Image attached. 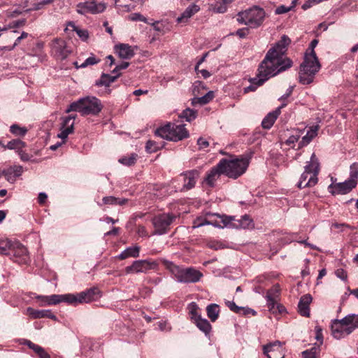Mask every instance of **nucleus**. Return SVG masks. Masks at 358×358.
I'll return each instance as SVG.
<instances>
[{
    "mask_svg": "<svg viewBox=\"0 0 358 358\" xmlns=\"http://www.w3.org/2000/svg\"><path fill=\"white\" fill-rule=\"evenodd\" d=\"M291 40L283 35L275 45L269 49L259 64L257 76L250 80V85L243 89L244 93L255 92L270 78L286 71L292 66V61L285 56Z\"/></svg>",
    "mask_w": 358,
    "mask_h": 358,
    "instance_id": "f257e3e1",
    "label": "nucleus"
},
{
    "mask_svg": "<svg viewBox=\"0 0 358 358\" xmlns=\"http://www.w3.org/2000/svg\"><path fill=\"white\" fill-rule=\"evenodd\" d=\"M318 41L313 39L306 50L303 62L300 65L299 81L302 85H309L313 83L315 76L320 71L321 65L314 50Z\"/></svg>",
    "mask_w": 358,
    "mask_h": 358,
    "instance_id": "f03ea898",
    "label": "nucleus"
},
{
    "mask_svg": "<svg viewBox=\"0 0 358 358\" xmlns=\"http://www.w3.org/2000/svg\"><path fill=\"white\" fill-rule=\"evenodd\" d=\"M161 262L178 282L195 283L199 282L203 277V273L193 267L185 268L180 266L164 259H162Z\"/></svg>",
    "mask_w": 358,
    "mask_h": 358,
    "instance_id": "7ed1b4c3",
    "label": "nucleus"
},
{
    "mask_svg": "<svg viewBox=\"0 0 358 358\" xmlns=\"http://www.w3.org/2000/svg\"><path fill=\"white\" fill-rule=\"evenodd\" d=\"M103 105L98 98L89 96L71 103L66 112L78 111L82 115H96L101 111Z\"/></svg>",
    "mask_w": 358,
    "mask_h": 358,
    "instance_id": "20e7f679",
    "label": "nucleus"
},
{
    "mask_svg": "<svg viewBox=\"0 0 358 358\" xmlns=\"http://www.w3.org/2000/svg\"><path fill=\"white\" fill-rule=\"evenodd\" d=\"M250 159V155L240 156L231 159H222L219 162L222 163V168L224 175L229 178L236 179L246 171Z\"/></svg>",
    "mask_w": 358,
    "mask_h": 358,
    "instance_id": "39448f33",
    "label": "nucleus"
},
{
    "mask_svg": "<svg viewBox=\"0 0 358 358\" xmlns=\"http://www.w3.org/2000/svg\"><path fill=\"white\" fill-rule=\"evenodd\" d=\"M319 172L320 163L315 153H313L310 162L304 167V171L296 185L297 187L302 189L315 186L318 182Z\"/></svg>",
    "mask_w": 358,
    "mask_h": 358,
    "instance_id": "423d86ee",
    "label": "nucleus"
},
{
    "mask_svg": "<svg viewBox=\"0 0 358 358\" xmlns=\"http://www.w3.org/2000/svg\"><path fill=\"white\" fill-rule=\"evenodd\" d=\"M265 18V11L259 6H253L245 10L239 12L237 15V21L240 24L255 29L262 25Z\"/></svg>",
    "mask_w": 358,
    "mask_h": 358,
    "instance_id": "0eeeda50",
    "label": "nucleus"
},
{
    "mask_svg": "<svg viewBox=\"0 0 358 358\" xmlns=\"http://www.w3.org/2000/svg\"><path fill=\"white\" fill-rule=\"evenodd\" d=\"M155 134L162 138L175 142L187 138L189 135L184 124H176L171 122L158 128Z\"/></svg>",
    "mask_w": 358,
    "mask_h": 358,
    "instance_id": "6e6552de",
    "label": "nucleus"
},
{
    "mask_svg": "<svg viewBox=\"0 0 358 358\" xmlns=\"http://www.w3.org/2000/svg\"><path fill=\"white\" fill-rule=\"evenodd\" d=\"M176 216L172 213H162L155 216L152 220L155 231L153 234L163 235L168 232Z\"/></svg>",
    "mask_w": 358,
    "mask_h": 358,
    "instance_id": "1a4fd4ad",
    "label": "nucleus"
},
{
    "mask_svg": "<svg viewBox=\"0 0 358 358\" xmlns=\"http://www.w3.org/2000/svg\"><path fill=\"white\" fill-rule=\"evenodd\" d=\"M199 176L200 171L196 169L189 170L180 173L178 178V182H181L182 185L177 187L178 189L180 192L192 189L195 187Z\"/></svg>",
    "mask_w": 358,
    "mask_h": 358,
    "instance_id": "9d476101",
    "label": "nucleus"
},
{
    "mask_svg": "<svg viewBox=\"0 0 358 358\" xmlns=\"http://www.w3.org/2000/svg\"><path fill=\"white\" fill-rule=\"evenodd\" d=\"M159 263L152 259H141L134 261L131 266L125 268L127 274H134L138 273H147L150 270H157Z\"/></svg>",
    "mask_w": 358,
    "mask_h": 358,
    "instance_id": "9b49d317",
    "label": "nucleus"
},
{
    "mask_svg": "<svg viewBox=\"0 0 358 358\" xmlns=\"http://www.w3.org/2000/svg\"><path fill=\"white\" fill-rule=\"evenodd\" d=\"M223 227L232 228L248 229L253 227V222L250 217L244 215L241 218L237 219L234 216L222 215L220 217Z\"/></svg>",
    "mask_w": 358,
    "mask_h": 358,
    "instance_id": "f8f14e48",
    "label": "nucleus"
},
{
    "mask_svg": "<svg viewBox=\"0 0 358 358\" xmlns=\"http://www.w3.org/2000/svg\"><path fill=\"white\" fill-rule=\"evenodd\" d=\"M10 258L20 264H27L30 258L27 249L19 241H12Z\"/></svg>",
    "mask_w": 358,
    "mask_h": 358,
    "instance_id": "ddd939ff",
    "label": "nucleus"
},
{
    "mask_svg": "<svg viewBox=\"0 0 358 358\" xmlns=\"http://www.w3.org/2000/svg\"><path fill=\"white\" fill-rule=\"evenodd\" d=\"M356 186L354 182L347 179L342 182L331 183L328 187V191L332 195H344L350 192Z\"/></svg>",
    "mask_w": 358,
    "mask_h": 358,
    "instance_id": "4468645a",
    "label": "nucleus"
},
{
    "mask_svg": "<svg viewBox=\"0 0 358 358\" xmlns=\"http://www.w3.org/2000/svg\"><path fill=\"white\" fill-rule=\"evenodd\" d=\"M222 163H218L215 166H213L209 170L203 180V183L209 187H214L216 181L220 178L222 174H224V171L222 168Z\"/></svg>",
    "mask_w": 358,
    "mask_h": 358,
    "instance_id": "2eb2a0df",
    "label": "nucleus"
},
{
    "mask_svg": "<svg viewBox=\"0 0 358 358\" xmlns=\"http://www.w3.org/2000/svg\"><path fill=\"white\" fill-rule=\"evenodd\" d=\"M331 334L336 339H341L351 334L350 329L345 323L341 320H334L331 325Z\"/></svg>",
    "mask_w": 358,
    "mask_h": 358,
    "instance_id": "dca6fc26",
    "label": "nucleus"
},
{
    "mask_svg": "<svg viewBox=\"0 0 358 358\" xmlns=\"http://www.w3.org/2000/svg\"><path fill=\"white\" fill-rule=\"evenodd\" d=\"M76 118L75 115H69L62 119L61 126V132L57 134V137L62 139V143H64L65 139L68 137L69 134L73 132V120Z\"/></svg>",
    "mask_w": 358,
    "mask_h": 358,
    "instance_id": "f3484780",
    "label": "nucleus"
},
{
    "mask_svg": "<svg viewBox=\"0 0 358 358\" xmlns=\"http://www.w3.org/2000/svg\"><path fill=\"white\" fill-rule=\"evenodd\" d=\"M52 50L55 57L61 60L66 59L70 53V50L67 48L65 41L60 39H55L54 41Z\"/></svg>",
    "mask_w": 358,
    "mask_h": 358,
    "instance_id": "a211bd4d",
    "label": "nucleus"
},
{
    "mask_svg": "<svg viewBox=\"0 0 358 358\" xmlns=\"http://www.w3.org/2000/svg\"><path fill=\"white\" fill-rule=\"evenodd\" d=\"M101 296L100 291L97 287H92L78 293V302L80 303H90L96 300Z\"/></svg>",
    "mask_w": 358,
    "mask_h": 358,
    "instance_id": "6ab92c4d",
    "label": "nucleus"
},
{
    "mask_svg": "<svg viewBox=\"0 0 358 358\" xmlns=\"http://www.w3.org/2000/svg\"><path fill=\"white\" fill-rule=\"evenodd\" d=\"M23 172V168L20 165L11 166L1 171V174L5 177L6 180L10 183L15 181L16 177H19Z\"/></svg>",
    "mask_w": 358,
    "mask_h": 358,
    "instance_id": "aec40b11",
    "label": "nucleus"
},
{
    "mask_svg": "<svg viewBox=\"0 0 358 358\" xmlns=\"http://www.w3.org/2000/svg\"><path fill=\"white\" fill-rule=\"evenodd\" d=\"M26 313L32 319L50 318L57 320V317L50 310H36L28 307Z\"/></svg>",
    "mask_w": 358,
    "mask_h": 358,
    "instance_id": "412c9836",
    "label": "nucleus"
},
{
    "mask_svg": "<svg viewBox=\"0 0 358 358\" xmlns=\"http://www.w3.org/2000/svg\"><path fill=\"white\" fill-rule=\"evenodd\" d=\"M115 50L117 55L124 59H129L134 55V50L132 46L127 43H120L115 45Z\"/></svg>",
    "mask_w": 358,
    "mask_h": 358,
    "instance_id": "4be33fe9",
    "label": "nucleus"
},
{
    "mask_svg": "<svg viewBox=\"0 0 358 358\" xmlns=\"http://www.w3.org/2000/svg\"><path fill=\"white\" fill-rule=\"evenodd\" d=\"M313 298L310 294L303 295L298 303V311L301 316L308 317L310 316V304Z\"/></svg>",
    "mask_w": 358,
    "mask_h": 358,
    "instance_id": "5701e85b",
    "label": "nucleus"
},
{
    "mask_svg": "<svg viewBox=\"0 0 358 358\" xmlns=\"http://www.w3.org/2000/svg\"><path fill=\"white\" fill-rule=\"evenodd\" d=\"M287 104L282 103L280 106L278 107L275 110L268 113L262 122V126L264 129H268L274 124L278 115L280 114V110Z\"/></svg>",
    "mask_w": 358,
    "mask_h": 358,
    "instance_id": "b1692460",
    "label": "nucleus"
},
{
    "mask_svg": "<svg viewBox=\"0 0 358 358\" xmlns=\"http://www.w3.org/2000/svg\"><path fill=\"white\" fill-rule=\"evenodd\" d=\"M200 10L198 5L193 3L189 5L180 17L177 18L178 23L186 22L187 20Z\"/></svg>",
    "mask_w": 358,
    "mask_h": 358,
    "instance_id": "393cba45",
    "label": "nucleus"
},
{
    "mask_svg": "<svg viewBox=\"0 0 358 358\" xmlns=\"http://www.w3.org/2000/svg\"><path fill=\"white\" fill-rule=\"evenodd\" d=\"M35 299L41 302L39 304L40 306H52L59 303L58 294H52L50 296L36 295Z\"/></svg>",
    "mask_w": 358,
    "mask_h": 358,
    "instance_id": "a878e982",
    "label": "nucleus"
},
{
    "mask_svg": "<svg viewBox=\"0 0 358 358\" xmlns=\"http://www.w3.org/2000/svg\"><path fill=\"white\" fill-rule=\"evenodd\" d=\"M86 13L96 14L104 11L106 6L104 3H96L94 1H86L85 2Z\"/></svg>",
    "mask_w": 358,
    "mask_h": 358,
    "instance_id": "bb28decb",
    "label": "nucleus"
},
{
    "mask_svg": "<svg viewBox=\"0 0 358 358\" xmlns=\"http://www.w3.org/2000/svg\"><path fill=\"white\" fill-rule=\"evenodd\" d=\"M213 216H218L216 214H207L206 217H197L193 222V227L198 228L203 225H213L215 227H221L219 224L214 223L213 220L209 218ZM221 216H220V217Z\"/></svg>",
    "mask_w": 358,
    "mask_h": 358,
    "instance_id": "cd10ccee",
    "label": "nucleus"
},
{
    "mask_svg": "<svg viewBox=\"0 0 358 358\" xmlns=\"http://www.w3.org/2000/svg\"><path fill=\"white\" fill-rule=\"evenodd\" d=\"M317 130L318 127L317 126L311 127L299 142L298 149L307 145L317 136Z\"/></svg>",
    "mask_w": 358,
    "mask_h": 358,
    "instance_id": "c85d7f7f",
    "label": "nucleus"
},
{
    "mask_svg": "<svg viewBox=\"0 0 358 358\" xmlns=\"http://www.w3.org/2000/svg\"><path fill=\"white\" fill-rule=\"evenodd\" d=\"M139 252L140 247L138 245H134L126 248L118 255L117 257L120 259H125L129 257H138L139 256Z\"/></svg>",
    "mask_w": 358,
    "mask_h": 358,
    "instance_id": "c756f323",
    "label": "nucleus"
},
{
    "mask_svg": "<svg viewBox=\"0 0 358 358\" xmlns=\"http://www.w3.org/2000/svg\"><path fill=\"white\" fill-rule=\"evenodd\" d=\"M25 344L37 355L38 358H50V355L41 346L30 341H27Z\"/></svg>",
    "mask_w": 358,
    "mask_h": 358,
    "instance_id": "7c9ffc66",
    "label": "nucleus"
},
{
    "mask_svg": "<svg viewBox=\"0 0 358 358\" xmlns=\"http://www.w3.org/2000/svg\"><path fill=\"white\" fill-rule=\"evenodd\" d=\"M194 323L196 326L203 331L206 336H208L211 331L212 326L210 322L206 320L201 318H198L196 320L194 321Z\"/></svg>",
    "mask_w": 358,
    "mask_h": 358,
    "instance_id": "2f4dec72",
    "label": "nucleus"
},
{
    "mask_svg": "<svg viewBox=\"0 0 358 358\" xmlns=\"http://www.w3.org/2000/svg\"><path fill=\"white\" fill-rule=\"evenodd\" d=\"M78 294H58L59 303L62 302H65L68 304L76 305L78 303H80L78 302Z\"/></svg>",
    "mask_w": 358,
    "mask_h": 358,
    "instance_id": "473e14b6",
    "label": "nucleus"
},
{
    "mask_svg": "<svg viewBox=\"0 0 358 358\" xmlns=\"http://www.w3.org/2000/svg\"><path fill=\"white\" fill-rule=\"evenodd\" d=\"M345 325L351 329V333L358 328V315L350 314L342 319Z\"/></svg>",
    "mask_w": 358,
    "mask_h": 358,
    "instance_id": "72a5a7b5",
    "label": "nucleus"
},
{
    "mask_svg": "<svg viewBox=\"0 0 358 358\" xmlns=\"http://www.w3.org/2000/svg\"><path fill=\"white\" fill-rule=\"evenodd\" d=\"M120 73H117L115 76H110L109 74L103 73L101 76V78L96 81V85L97 86H105L109 87L110 85L113 83L119 76Z\"/></svg>",
    "mask_w": 358,
    "mask_h": 358,
    "instance_id": "f704fd0d",
    "label": "nucleus"
},
{
    "mask_svg": "<svg viewBox=\"0 0 358 358\" xmlns=\"http://www.w3.org/2000/svg\"><path fill=\"white\" fill-rule=\"evenodd\" d=\"M206 312L208 318L212 322H215L218 318L220 307L215 303H211L206 307Z\"/></svg>",
    "mask_w": 358,
    "mask_h": 358,
    "instance_id": "c9c22d12",
    "label": "nucleus"
},
{
    "mask_svg": "<svg viewBox=\"0 0 358 358\" xmlns=\"http://www.w3.org/2000/svg\"><path fill=\"white\" fill-rule=\"evenodd\" d=\"M214 97L213 92L212 91L208 92L206 94L201 97L194 98L192 101L193 105L200 104L204 105L210 102Z\"/></svg>",
    "mask_w": 358,
    "mask_h": 358,
    "instance_id": "e433bc0d",
    "label": "nucleus"
},
{
    "mask_svg": "<svg viewBox=\"0 0 358 358\" xmlns=\"http://www.w3.org/2000/svg\"><path fill=\"white\" fill-rule=\"evenodd\" d=\"M25 146L26 143L24 141L20 139H13L4 146V149L15 150L17 152L19 150L23 149Z\"/></svg>",
    "mask_w": 358,
    "mask_h": 358,
    "instance_id": "4c0bfd02",
    "label": "nucleus"
},
{
    "mask_svg": "<svg viewBox=\"0 0 358 358\" xmlns=\"http://www.w3.org/2000/svg\"><path fill=\"white\" fill-rule=\"evenodd\" d=\"M55 0H40L36 2H34L31 3V7L30 8V10H39L44 9L47 6L52 4Z\"/></svg>",
    "mask_w": 358,
    "mask_h": 358,
    "instance_id": "58836bf2",
    "label": "nucleus"
},
{
    "mask_svg": "<svg viewBox=\"0 0 358 358\" xmlns=\"http://www.w3.org/2000/svg\"><path fill=\"white\" fill-rule=\"evenodd\" d=\"M280 348V342L276 341L273 343H269L268 345H264L263 351L264 354L268 358V357H272L269 353L273 352L275 350H278Z\"/></svg>",
    "mask_w": 358,
    "mask_h": 358,
    "instance_id": "ea45409f",
    "label": "nucleus"
},
{
    "mask_svg": "<svg viewBox=\"0 0 358 358\" xmlns=\"http://www.w3.org/2000/svg\"><path fill=\"white\" fill-rule=\"evenodd\" d=\"M198 310L199 307L195 302H192L189 304L188 310L191 320L193 322L201 317V315L198 313Z\"/></svg>",
    "mask_w": 358,
    "mask_h": 358,
    "instance_id": "a19ab883",
    "label": "nucleus"
},
{
    "mask_svg": "<svg viewBox=\"0 0 358 358\" xmlns=\"http://www.w3.org/2000/svg\"><path fill=\"white\" fill-rule=\"evenodd\" d=\"M12 241L7 239L6 241H0V254L4 255H10V247Z\"/></svg>",
    "mask_w": 358,
    "mask_h": 358,
    "instance_id": "79ce46f5",
    "label": "nucleus"
},
{
    "mask_svg": "<svg viewBox=\"0 0 358 358\" xmlns=\"http://www.w3.org/2000/svg\"><path fill=\"white\" fill-rule=\"evenodd\" d=\"M10 131L15 136H24L27 133V129L14 124L10 127Z\"/></svg>",
    "mask_w": 358,
    "mask_h": 358,
    "instance_id": "37998d69",
    "label": "nucleus"
},
{
    "mask_svg": "<svg viewBox=\"0 0 358 358\" xmlns=\"http://www.w3.org/2000/svg\"><path fill=\"white\" fill-rule=\"evenodd\" d=\"M358 179V162H355L350 167V177L348 180L357 184Z\"/></svg>",
    "mask_w": 358,
    "mask_h": 358,
    "instance_id": "c03bdc74",
    "label": "nucleus"
},
{
    "mask_svg": "<svg viewBox=\"0 0 358 358\" xmlns=\"http://www.w3.org/2000/svg\"><path fill=\"white\" fill-rule=\"evenodd\" d=\"M179 117L185 119L187 122H191L196 117V112L194 110L187 108L181 113Z\"/></svg>",
    "mask_w": 358,
    "mask_h": 358,
    "instance_id": "a18cd8bd",
    "label": "nucleus"
},
{
    "mask_svg": "<svg viewBox=\"0 0 358 358\" xmlns=\"http://www.w3.org/2000/svg\"><path fill=\"white\" fill-rule=\"evenodd\" d=\"M69 25L73 27V30L76 32L79 38L83 41H86L89 38V33L87 29H80L74 25L73 22H69Z\"/></svg>",
    "mask_w": 358,
    "mask_h": 358,
    "instance_id": "49530a36",
    "label": "nucleus"
},
{
    "mask_svg": "<svg viewBox=\"0 0 358 358\" xmlns=\"http://www.w3.org/2000/svg\"><path fill=\"white\" fill-rule=\"evenodd\" d=\"M301 134L300 131H294V133L285 141V144L292 148H294L295 143L299 140Z\"/></svg>",
    "mask_w": 358,
    "mask_h": 358,
    "instance_id": "de8ad7c7",
    "label": "nucleus"
},
{
    "mask_svg": "<svg viewBox=\"0 0 358 358\" xmlns=\"http://www.w3.org/2000/svg\"><path fill=\"white\" fill-rule=\"evenodd\" d=\"M137 155L135 153L131 154L128 157H124L119 159V162L126 166H131L136 162Z\"/></svg>",
    "mask_w": 358,
    "mask_h": 358,
    "instance_id": "09e8293b",
    "label": "nucleus"
},
{
    "mask_svg": "<svg viewBox=\"0 0 358 358\" xmlns=\"http://www.w3.org/2000/svg\"><path fill=\"white\" fill-rule=\"evenodd\" d=\"M27 36H28V34L27 32L23 31L21 34V35L19 37L17 38V39L15 40L14 44L12 46H3V47H0V50L10 51V50H13L20 43V41L22 39L26 38Z\"/></svg>",
    "mask_w": 358,
    "mask_h": 358,
    "instance_id": "8fccbe9b",
    "label": "nucleus"
},
{
    "mask_svg": "<svg viewBox=\"0 0 358 358\" xmlns=\"http://www.w3.org/2000/svg\"><path fill=\"white\" fill-rule=\"evenodd\" d=\"M99 62V59H97L94 55L87 58L84 62L80 64L81 68H85L90 65H94L97 64Z\"/></svg>",
    "mask_w": 358,
    "mask_h": 358,
    "instance_id": "3c124183",
    "label": "nucleus"
},
{
    "mask_svg": "<svg viewBox=\"0 0 358 358\" xmlns=\"http://www.w3.org/2000/svg\"><path fill=\"white\" fill-rule=\"evenodd\" d=\"M129 19L131 21H141L148 23L147 18L138 13H132L129 16Z\"/></svg>",
    "mask_w": 358,
    "mask_h": 358,
    "instance_id": "603ef678",
    "label": "nucleus"
},
{
    "mask_svg": "<svg viewBox=\"0 0 358 358\" xmlns=\"http://www.w3.org/2000/svg\"><path fill=\"white\" fill-rule=\"evenodd\" d=\"M294 7V6L292 4L290 6H285L281 5L276 8V9L275 10V13L277 15L284 14V13H286L289 12V10H291L292 8Z\"/></svg>",
    "mask_w": 358,
    "mask_h": 358,
    "instance_id": "864d4df0",
    "label": "nucleus"
},
{
    "mask_svg": "<svg viewBox=\"0 0 358 358\" xmlns=\"http://www.w3.org/2000/svg\"><path fill=\"white\" fill-rule=\"evenodd\" d=\"M316 351L317 349L315 348H313L310 350H305L302 352V356L303 358H317Z\"/></svg>",
    "mask_w": 358,
    "mask_h": 358,
    "instance_id": "5fc2aeb1",
    "label": "nucleus"
},
{
    "mask_svg": "<svg viewBox=\"0 0 358 358\" xmlns=\"http://www.w3.org/2000/svg\"><path fill=\"white\" fill-rule=\"evenodd\" d=\"M241 310H240V312L238 313L239 315H248L250 314H251L252 315H257V312L250 308L241 306Z\"/></svg>",
    "mask_w": 358,
    "mask_h": 358,
    "instance_id": "6e6d98bb",
    "label": "nucleus"
},
{
    "mask_svg": "<svg viewBox=\"0 0 358 358\" xmlns=\"http://www.w3.org/2000/svg\"><path fill=\"white\" fill-rule=\"evenodd\" d=\"M227 306L234 313H238L240 312L241 306H238L234 301H227L226 302Z\"/></svg>",
    "mask_w": 358,
    "mask_h": 358,
    "instance_id": "4d7b16f0",
    "label": "nucleus"
},
{
    "mask_svg": "<svg viewBox=\"0 0 358 358\" xmlns=\"http://www.w3.org/2000/svg\"><path fill=\"white\" fill-rule=\"evenodd\" d=\"M335 274L338 278L341 279L342 280H346L348 278V273L343 268H338L335 271Z\"/></svg>",
    "mask_w": 358,
    "mask_h": 358,
    "instance_id": "13d9d810",
    "label": "nucleus"
},
{
    "mask_svg": "<svg viewBox=\"0 0 358 358\" xmlns=\"http://www.w3.org/2000/svg\"><path fill=\"white\" fill-rule=\"evenodd\" d=\"M103 202L105 204L110 205H117V198L115 196H106L103 198Z\"/></svg>",
    "mask_w": 358,
    "mask_h": 358,
    "instance_id": "bf43d9fd",
    "label": "nucleus"
},
{
    "mask_svg": "<svg viewBox=\"0 0 358 358\" xmlns=\"http://www.w3.org/2000/svg\"><path fill=\"white\" fill-rule=\"evenodd\" d=\"M315 338L317 341H320L322 344L323 342V335H322V329L320 326H316L315 327Z\"/></svg>",
    "mask_w": 358,
    "mask_h": 358,
    "instance_id": "052dcab7",
    "label": "nucleus"
},
{
    "mask_svg": "<svg viewBox=\"0 0 358 358\" xmlns=\"http://www.w3.org/2000/svg\"><path fill=\"white\" fill-rule=\"evenodd\" d=\"M146 150L149 152H154L157 151V147L155 145V142L152 141H148L145 145Z\"/></svg>",
    "mask_w": 358,
    "mask_h": 358,
    "instance_id": "680f3d73",
    "label": "nucleus"
},
{
    "mask_svg": "<svg viewBox=\"0 0 358 358\" xmlns=\"http://www.w3.org/2000/svg\"><path fill=\"white\" fill-rule=\"evenodd\" d=\"M248 34H249L248 28H241V29H238L236 31L235 34L236 36H239V38H243L246 37Z\"/></svg>",
    "mask_w": 358,
    "mask_h": 358,
    "instance_id": "e2e57ef3",
    "label": "nucleus"
},
{
    "mask_svg": "<svg viewBox=\"0 0 358 358\" xmlns=\"http://www.w3.org/2000/svg\"><path fill=\"white\" fill-rule=\"evenodd\" d=\"M129 66V63L127 62H122L120 64L116 66V67L113 70V73H117L118 71L126 69Z\"/></svg>",
    "mask_w": 358,
    "mask_h": 358,
    "instance_id": "0e129e2a",
    "label": "nucleus"
},
{
    "mask_svg": "<svg viewBox=\"0 0 358 358\" xmlns=\"http://www.w3.org/2000/svg\"><path fill=\"white\" fill-rule=\"evenodd\" d=\"M197 145L199 149H205L209 146V143L206 139L201 137L197 140Z\"/></svg>",
    "mask_w": 358,
    "mask_h": 358,
    "instance_id": "69168bd1",
    "label": "nucleus"
},
{
    "mask_svg": "<svg viewBox=\"0 0 358 358\" xmlns=\"http://www.w3.org/2000/svg\"><path fill=\"white\" fill-rule=\"evenodd\" d=\"M17 153L20 157V159L23 162H28L31 157L28 153L24 151L22 149H20L17 151Z\"/></svg>",
    "mask_w": 358,
    "mask_h": 358,
    "instance_id": "338daca9",
    "label": "nucleus"
},
{
    "mask_svg": "<svg viewBox=\"0 0 358 358\" xmlns=\"http://www.w3.org/2000/svg\"><path fill=\"white\" fill-rule=\"evenodd\" d=\"M137 234L141 237H146L148 236V232L145 227L142 225H138L136 229Z\"/></svg>",
    "mask_w": 358,
    "mask_h": 358,
    "instance_id": "774afa93",
    "label": "nucleus"
}]
</instances>
